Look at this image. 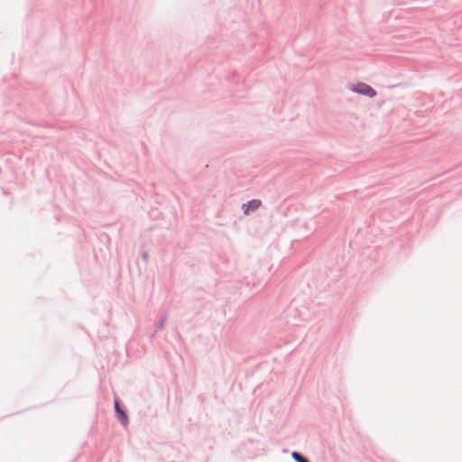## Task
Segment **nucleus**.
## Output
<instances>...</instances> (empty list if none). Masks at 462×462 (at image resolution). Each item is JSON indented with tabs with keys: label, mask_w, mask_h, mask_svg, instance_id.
Segmentation results:
<instances>
[{
	"label": "nucleus",
	"mask_w": 462,
	"mask_h": 462,
	"mask_svg": "<svg viewBox=\"0 0 462 462\" xmlns=\"http://www.w3.org/2000/svg\"><path fill=\"white\" fill-rule=\"evenodd\" d=\"M351 90L358 94L367 96L369 97H373L376 95V91L373 88L365 83H358L356 85L352 86Z\"/></svg>",
	"instance_id": "1"
},
{
	"label": "nucleus",
	"mask_w": 462,
	"mask_h": 462,
	"mask_svg": "<svg viewBox=\"0 0 462 462\" xmlns=\"http://www.w3.org/2000/svg\"><path fill=\"white\" fill-rule=\"evenodd\" d=\"M261 205H262L261 200H259V199H253V200L249 201L247 204H245L243 206L244 213L245 215H248L250 213V211L256 210L257 208H260Z\"/></svg>",
	"instance_id": "2"
},
{
	"label": "nucleus",
	"mask_w": 462,
	"mask_h": 462,
	"mask_svg": "<svg viewBox=\"0 0 462 462\" xmlns=\"http://www.w3.org/2000/svg\"><path fill=\"white\" fill-rule=\"evenodd\" d=\"M115 409H116V412L118 418L120 419L121 422L124 425H126L127 421H128L127 416H126L125 412L120 408L117 401L115 402Z\"/></svg>",
	"instance_id": "3"
},
{
	"label": "nucleus",
	"mask_w": 462,
	"mask_h": 462,
	"mask_svg": "<svg viewBox=\"0 0 462 462\" xmlns=\"http://www.w3.org/2000/svg\"><path fill=\"white\" fill-rule=\"evenodd\" d=\"M292 457L293 458L297 461V462H310L307 458L303 457L300 453L298 452H293L292 453Z\"/></svg>",
	"instance_id": "4"
}]
</instances>
